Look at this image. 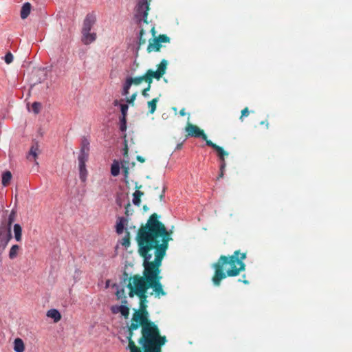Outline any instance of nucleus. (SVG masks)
I'll return each instance as SVG.
<instances>
[{
	"label": "nucleus",
	"mask_w": 352,
	"mask_h": 352,
	"mask_svg": "<svg viewBox=\"0 0 352 352\" xmlns=\"http://www.w3.org/2000/svg\"><path fill=\"white\" fill-rule=\"evenodd\" d=\"M157 213H153L145 225L139 228L136 241L138 252L143 258L142 276L135 274L129 278L126 287L129 289V296H137L140 300V308H147L149 288L153 289L150 295L156 298L165 296L166 293L161 283L160 267L166 255L168 242L172 240V231L167 230L164 224L159 221Z\"/></svg>",
	"instance_id": "nucleus-1"
},
{
	"label": "nucleus",
	"mask_w": 352,
	"mask_h": 352,
	"mask_svg": "<svg viewBox=\"0 0 352 352\" xmlns=\"http://www.w3.org/2000/svg\"><path fill=\"white\" fill-rule=\"evenodd\" d=\"M246 258V253H241L240 250H236L231 256L221 255L217 261L212 264L214 270L212 281L214 285L218 287L222 280L226 277L238 276L245 270V264L243 260Z\"/></svg>",
	"instance_id": "nucleus-2"
},
{
	"label": "nucleus",
	"mask_w": 352,
	"mask_h": 352,
	"mask_svg": "<svg viewBox=\"0 0 352 352\" xmlns=\"http://www.w3.org/2000/svg\"><path fill=\"white\" fill-rule=\"evenodd\" d=\"M141 326V337L138 339L139 344L151 342L153 340L162 338L160 329L154 322L148 320V313L146 309L139 308L135 310L131 318L129 330H138Z\"/></svg>",
	"instance_id": "nucleus-3"
},
{
	"label": "nucleus",
	"mask_w": 352,
	"mask_h": 352,
	"mask_svg": "<svg viewBox=\"0 0 352 352\" xmlns=\"http://www.w3.org/2000/svg\"><path fill=\"white\" fill-rule=\"evenodd\" d=\"M168 62L166 60L163 59L160 62V63L157 65V69L156 71H153L152 69H148L146 73L140 76H137L134 78H129L131 82L134 85H139L143 81L146 82L147 84H151L153 82V79L155 78L157 80H160L163 75L166 73V70L167 68Z\"/></svg>",
	"instance_id": "nucleus-4"
},
{
	"label": "nucleus",
	"mask_w": 352,
	"mask_h": 352,
	"mask_svg": "<svg viewBox=\"0 0 352 352\" xmlns=\"http://www.w3.org/2000/svg\"><path fill=\"white\" fill-rule=\"evenodd\" d=\"M185 130L188 136L201 138L204 141H206L207 146L212 147L216 151H219L221 154L222 153V147L208 140L204 131L200 129L197 126L188 122L186 126Z\"/></svg>",
	"instance_id": "nucleus-5"
},
{
	"label": "nucleus",
	"mask_w": 352,
	"mask_h": 352,
	"mask_svg": "<svg viewBox=\"0 0 352 352\" xmlns=\"http://www.w3.org/2000/svg\"><path fill=\"white\" fill-rule=\"evenodd\" d=\"M166 342V336H163L162 338L153 340L148 342H146L141 343L140 344L144 349V352H161V348ZM131 346L133 350L135 352H142L141 349L140 347L135 346L133 343H131Z\"/></svg>",
	"instance_id": "nucleus-6"
},
{
	"label": "nucleus",
	"mask_w": 352,
	"mask_h": 352,
	"mask_svg": "<svg viewBox=\"0 0 352 352\" xmlns=\"http://www.w3.org/2000/svg\"><path fill=\"white\" fill-rule=\"evenodd\" d=\"M150 31L152 32L153 38L148 40V45L146 48L148 53L159 52L162 47V43L170 42V39L166 34H160L158 36H155V27H151Z\"/></svg>",
	"instance_id": "nucleus-7"
},
{
	"label": "nucleus",
	"mask_w": 352,
	"mask_h": 352,
	"mask_svg": "<svg viewBox=\"0 0 352 352\" xmlns=\"http://www.w3.org/2000/svg\"><path fill=\"white\" fill-rule=\"evenodd\" d=\"M149 2L148 0H139L136 6L135 18L140 23L148 24V11L149 10Z\"/></svg>",
	"instance_id": "nucleus-8"
},
{
	"label": "nucleus",
	"mask_w": 352,
	"mask_h": 352,
	"mask_svg": "<svg viewBox=\"0 0 352 352\" xmlns=\"http://www.w3.org/2000/svg\"><path fill=\"white\" fill-rule=\"evenodd\" d=\"M126 135L124 134V153H123L124 159L122 162V168L123 170L124 175L125 178L128 177L129 170L130 168L134 167V166L135 164L134 162H130V161H129V155H128L129 148L127 146V140H126Z\"/></svg>",
	"instance_id": "nucleus-9"
},
{
	"label": "nucleus",
	"mask_w": 352,
	"mask_h": 352,
	"mask_svg": "<svg viewBox=\"0 0 352 352\" xmlns=\"http://www.w3.org/2000/svg\"><path fill=\"white\" fill-rule=\"evenodd\" d=\"M40 153L41 150L39 148L38 142H33L30 148V151L27 155V159L30 162H35L36 165H38V163L36 162V158Z\"/></svg>",
	"instance_id": "nucleus-10"
},
{
	"label": "nucleus",
	"mask_w": 352,
	"mask_h": 352,
	"mask_svg": "<svg viewBox=\"0 0 352 352\" xmlns=\"http://www.w3.org/2000/svg\"><path fill=\"white\" fill-rule=\"evenodd\" d=\"M96 21V16L92 14H88L84 19L81 32H90Z\"/></svg>",
	"instance_id": "nucleus-11"
},
{
	"label": "nucleus",
	"mask_w": 352,
	"mask_h": 352,
	"mask_svg": "<svg viewBox=\"0 0 352 352\" xmlns=\"http://www.w3.org/2000/svg\"><path fill=\"white\" fill-rule=\"evenodd\" d=\"M217 153L219 160L221 161L220 173L217 177V179H219L220 178H222L224 175V170H225V168L226 166L225 157L228 156L229 153H228V152L224 151V149L223 148H222V153L221 154L219 151H217Z\"/></svg>",
	"instance_id": "nucleus-12"
},
{
	"label": "nucleus",
	"mask_w": 352,
	"mask_h": 352,
	"mask_svg": "<svg viewBox=\"0 0 352 352\" xmlns=\"http://www.w3.org/2000/svg\"><path fill=\"white\" fill-rule=\"evenodd\" d=\"M12 239V234L10 228H8L7 232L1 231L0 232V243L3 249H5L8 245L9 241Z\"/></svg>",
	"instance_id": "nucleus-13"
},
{
	"label": "nucleus",
	"mask_w": 352,
	"mask_h": 352,
	"mask_svg": "<svg viewBox=\"0 0 352 352\" xmlns=\"http://www.w3.org/2000/svg\"><path fill=\"white\" fill-rule=\"evenodd\" d=\"M96 39V34L94 32L91 33L90 32H82V42L85 45H89Z\"/></svg>",
	"instance_id": "nucleus-14"
},
{
	"label": "nucleus",
	"mask_w": 352,
	"mask_h": 352,
	"mask_svg": "<svg viewBox=\"0 0 352 352\" xmlns=\"http://www.w3.org/2000/svg\"><path fill=\"white\" fill-rule=\"evenodd\" d=\"M127 305L128 304H122V305L116 307V310L115 308H113V312L116 313L117 311H119L124 318H128L129 316V308Z\"/></svg>",
	"instance_id": "nucleus-15"
},
{
	"label": "nucleus",
	"mask_w": 352,
	"mask_h": 352,
	"mask_svg": "<svg viewBox=\"0 0 352 352\" xmlns=\"http://www.w3.org/2000/svg\"><path fill=\"white\" fill-rule=\"evenodd\" d=\"M31 9H32L31 4L29 2L25 3L23 5L21 10V13H20L21 18L22 19H25L30 14Z\"/></svg>",
	"instance_id": "nucleus-16"
},
{
	"label": "nucleus",
	"mask_w": 352,
	"mask_h": 352,
	"mask_svg": "<svg viewBox=\"0 0 352 352\" xmlns=\"http://www.w3.org/2000/svg\"><path fill=\"white\" fill-rule=\"evenodd\" d=\"M128 219L124 217H120L116 223V232L119 234L124 231V226L127 225Z\"/></svg>",
	"instance_id": "nucleus-17"
},
{
	"label": "nucleus",
	"mask_w": 352,
	"mask_h": 352,
	"mask_svg": "<svg viewBox=\"0 0 352 352\" xmlns=\"http://www.w3.org/2000/svg\"><path fill=\"white\" fill-rule=\"evenodd\" d=\"M47 316L52 318L55 322H58L61 319V315L60 312L55 309H50L47 312Z\"/></svg>",
	"instance_id": "nucleus-18"
},
{
	"label": "nucleus",
	"mask_w": 352,
	"mask_h": 352,
	"mask_svg": "<svg viewBox=\"0 0 352 352\" xmlns=\"http://www.w3.org/2000/svg\"><path fill=\"white\" fill-rule=\"evenodd\" d=\"M14 350L15 352H24L25 345L22 339L18 338L14 340Z\"/></svg>",
	"instance_id": "nucleus-19"
},
{
	"label": "nucleus",
	"mask_w": 352,
	"mask_h": 352,
	"mask_svg": "<svg viewBox=\"0 0 352 352\" xmlns=\"http://www.w3.org/2000/svg\"><path fill=\"white\" fill-rule=\"evenodd\" d=\"M14 234L16 241L20 242L22 239V228L18 223L14 225Z\"/></svg>",
	"instance_id": "nucleus-20"
},
{
	"label": "nucleus",
	"mask_w": 352,
	"mask_h": 352,
	"mask_svg": "<svg viewBox=\"0 0 352 352\" xmlns=\"http://www.w3.org/2000/svg\"><path fill=\"white\" fill-rule=\"evenodd\" d=\"M12 173L10 171H6L2 175L1 183L3 186H7L10 184L12 179Z\"/></svg>",
	"instance_id": "nucleus-21"
},
{
	"label": "nucleus",
	"mask_w": 352,
	"mask_h": 352,
	"mask_svg": "<svg viewBox=\"0 0 352 352\" xmlns=\"http://www.w3.org/2000/svg\"><path fill=\"white\" fill-rule=\"evenodd\" d=\"M116 296L118 299H121L122 304H128V301L126 299V296L125 295V290L124 288H122L120 289H118Z\"/></svg>",
	"instance_id": "nucleus-22"
},
{
	"label": "nucleus",
	"mask_w": 352,
	"mask_h": 352,
	"mask_svg": "<svg viewBox=\"0 0 352 352\" xmlns=\"http://www.w3.org/2000/svg\"><path fill=\"white\" fill-rule=\"evenodd\" d=\"M89 153H80V155L78 157L79 166H81L84 168L85 166L86 162L88 160Z\"/></svg>",
	"instance_id": "nucleus-23"
},
{
	"label": "nucleus",
	"mask_w": 352,
	"mask_h": 352,
	"mask_svg": "<svg viewBox=\"0 0 352 352\" xmlns=\"http://www.w3.org/2000/svg\"><path fill=\"white\" fill-rule=\"evenodd\" d=\"M127 331H128V335L126 336V338L129 341L128 349L130 350V352H135V351L133 350L132 346H131V343H133L135 346H137L135 345L134 340H133V337L134 336V331H132L131 333L130 330H129V327Z\"/></svg>",
	"instance_id": "nucleus-24"
},
{
	"label": "nucleus",
	"mask_w": 352,
	"mask_h": 352,
	"mask_svg": "<svg viewBox=\"0 0 352 352\" xmlns=\"http://www.w3.org/2000/svg\"><path fill=\"white\" fill-rule=\"evenodd\" d=\"M159 101V98H155L152 99L151 101L148 102V107L149 109V113L153 114L157 108V103Z\"/></svg>",
	"instance_id": "nucleus-25"
},
{
	"label": "nucleus",
	"mask_w": 352,
	"mask_h": 352,
	"mask_svg": "<svg viewBox=\"0 0 352 352\" xmlns=\"http://www.w3.org/2000/svg\"><path fill=\"white\" fill-rule=\"evenodd\" d=\"M20 250V246L18 245H13L9 252V258L10 259H14L17 255L18 252Z\"/></svg>",
	"instance_id": "nucleus-26"
},
{
	"label": "nucleus",
	"mask_w": 352,
	"mask_h": 352,
	"mask_svg": "<svg viewBox=\"0 0 352 352\" xmlns=\"http://www.w3.org/2000/svg\"><path fill=\"white\" fill-rule=\"evenodd\" d=\"M144 195V193L140 190H136L133 194V203L134 205L139 206L140 204V197Z\"/></svg>",
	"instance_id": "nucleus-27"
},
{
	"label": "nucleus",
	"mask_w": 352,
	"mask_h": 352,
	"mask_svg": "<svg viewBox=\"0 0 352 352\" xmlns=\"http://www.w3.org/2000/svg\"><path fill=\"white\" fill-rule=\"evenodd\" d=\"M120 164L118 161H113L111 167V173L113 176H117L120 173Z\"/></svg>",
	"instance_id": "nucleus-28"
},
{
	"label": "nucleus",
	"mask_w": 352,
	"mask_h": 352,
	"mask_svg": "<svg viewBox=\"0 0 352 352\" xmlns=\"http://www.w3.org/2000/svg\"><path fill=\"white\" fill-rule=\"evenodd\" d=\"M89 142L87 139L83 138L81 141V153H89Z\"/></svg>",
	"instance_id": "nucleus-29"
},
{
	"label": "nucleus",
	"mask_w": 352,
	"mask_h": 352,
	"mask_svg": "<svg viewBox=\"0 0 352 352\" xmlns=\"http://www.w3.org/2000/svg\"><path fill=\"white\" fill-rule=\"evenodd\" d=\"M132 82L129 80V78L126 79V81L123 86V91H122V95L123 96H127L129 94V89L132 85Z\"/></svg>",
	"instance_id": "nucleus-30"
},
{
	"label": "nucleus",
	"mask_w": 352,
	"mask_h": 352,
	"mask_svg": "<svg viewBox=\"0 0 352 352\" xmlns=\"http://www.w3.org/2000/svg\"><path fill=\"white\" fill-rule=\"evenodd\" d=\"M145 32L144 29H141L139 34V41H138V49L142 46L146 44L147 39L144 37Z\"/></svg>",
	"instance_id": "nucleus-31"
},
{
	"label": "nucleus",
	"mask_w": 352,
	"mask_h": 352,
	"mask_svg": "<svg viewBox=\"0 0 352 352\" xmlns=\"http://www.w3.org/2000/svg\"><path fill=\"white\" fill-rule=\"evenodd\" d=\"M16 216V212L14 210H12L10 214H9L8 219V228H11V226L13 223V222L14 221Z\"/></svg>",
	"instance_id": "nucleus-32"
},
{
	"label": "nucleus",
	"mask_w": 352,
	"mask_h": 352,
	"mask_svg": "<svg viewBox=\"0 0 352 352\" xmlns=\"http://www.w3.org/2000/svg\"><path fill=\"white\" fill-rule=\"evenodd\" d=\"M122 245L124 247H129L130 245V233L126 231L125 236L122 239Z\"/></svg>",
	"instance_id": "nucleus-33"
},
{
	"label": "nucleus",
	"mask_w": 352,
	"mask_h": 352,
	"mask_svg": "<svg viewBox=\"0 0 352 352\" xmlns=\"http://www.w3.org/2000/svg\"><path fill=\"white\" fill-rule=\"evenodd\" d=\"M127 128L126 126V118H120V130L122 132L126 131Z\"/></svg>",
	"instance_id": "nucleus-34"
},
{
	"label": "nucleus",
	"mask_w": 352,
	"mask_h": 352,
	"mask_svg": "<svg viewBox=\"0 0 352 352\" xmlns=\"http://www.w3.org/2000/svg\"><path fill=\"white\" fill-rule=\"evenodd\" d=\"M41 104L38 102H34L32 104V109L34 113L38 114L40 112Z\"/></svg>",
	"instance_id": "nucleus-35"
},
{
	"label": "nucleus",
	"mask_w": 352,
	"mask_h": 352,
	"mask_svg": "<svg viewBox=\"0 0 352 352\" xmlns=\"http://www.w3.org/2000/svg\"><path fill=\"white\" fill-rule=\"evenodd\" d=\"M79 171H80V178L82 182H85L87 177V170H86V166H84V168L81 166H79Z\"/></svg>",
	"instance_id": "nucleus-36"
},
{
	"label": "nucleus",
	"mask_w": 352,
	"mask_h": 352,
	"mask_svg": "<svg viewBox=\"0 0 352 352\" xmlns=\"http://www.w3.org/2000/svg\"><path fill=\"white\" fill-rule=\"evenodd\" d=\"M128 109H129V107L126 104H122L120 105V110H121V113H122V116L120 118H126Z\"/></svg>",
	"instance_id": "nucleus-37"
},
{
	"label": "nucleus",
	"mask_w": 352,
	"mask_h": 352,
	"mask_svg": "<svg viewBox=\"0 0 352 352\" xmlns=\"http://www.w3.org/2000/svg\"><path fill=\"white\" fill-rule=\"evenodd\" d=\"M5 62L7 64H10L13 61V55L11 52H8L4 57Z\"/></svg>",
	"instance_id": "nucleus-38"
},
{
	"label": "nucleus",
	"mask_w": 352,
	"mask_h": 352,
	"mask_svg": "<svg viewBox=\"0 0 352 352\" xmlns=\"http://www.w3.org/2000/svg\"><path fill=\"white\" fill-rule=\"evenodd\" d=\"M137 97V93L133 94L130 97L126 98V102L131 104L132 106L134 105V101L135 100Z\"/></svg>",
	"instance_id": "nucleus-39"
},
{
	"label": "nucleus",
	"mask_w": 352,
	"mask_h": 352,
	"mask_svg": "<svg viewBox=\"0 0 352 352\" xmlns=\"http://www.w3.org/2000/svg\"><path fill=\"white\" fill-rule=\"evenodd\" d=\"M151 84H148L147 87L142 91V94L144 97H148V91L151 89Z\"/></svg>",
	"instance_id": "nucleus-40"
},
{
	"label": "nucleus",
	"mask_w": 352,
	"mask_h": 352,
	"mask_svg": "<svg viewBox=\"0 0 352 352\" xmlns=\"http://www.w3.org/2000/svg\"><path fill=\"white\" fill-rule=\"evenodd\" d=\"M249 113H250V112H249L248 108V107L244 108L241 111V117H240V120L242 121L243 120V118L248 116Z\"/></svg>",
	"instance_id": "nucleus-41"
},
{
	"label": "nucleus",
	"mask_w": 352,
	"mask_h": 352,
	"mask_svg": "<svg viewBox=\"0 0 352 352\" xmlns=\"http://www.w3.org/2000/svg\"><path fill=\"white\" fill-rule=\"evenodd\" d=\"M137 160L141 163H144L145 162V159L140 155H138L136 157Z\"/></svg>",
	"instance_id": "nucleus-42"
},
{
	"label": "nucleus",
	"mask_w": 352,
	"mask_h": 352,
	"mask_svg": "<svg viewBox=\"0 0 352 352\" xmlns=\"http://www.w3.org/2000/svg\"><path fill=\"white\" fill-rule=\"evenodd\" d=\"M179 115L181 116H184L186 115V111H185V109L183 108L180 111H179Z\"/></svg>",
	"instance_id": "nucleus-43"
},
{
	"label": "nucleus",
	"mask_w": 352,
	"mask_h": 352,
	"mask_svg": "<svg viewBox=\"0 0 352 352\" xmlns=\"http://www.w3.org/2000/svg\"><path fill=\"white\" fill-rule=\"evenodd\" d=\"M261 124H265V125H266V126H267V127H268L269 123L267 122V120H265V121H262V122H261Z\"/></svg>",
	"instance_id": "nucleus-44"
},
{
	"label": "nucleus",
	"mask_w": 352,
	"mask_h": 352,
	"mask_svg": "<svg viewBox=\"0 0 352 352\" xmlns=\"http://www.w3.org/2000/svg\"><path fill=\"white\" fill-rule=\"evenodd\" d=\"M163 192H164V190H163ZM164 197V192H162L160 195V200L162 201Z\"/></svg>",
	"instance_id": "nucleus-45"
},
{
	"label": "nucleus",
	"mask_w": 352,
	"mask_h": 352,
	"mask_svg": "<svg viewBox=\"0 0 352 352\" xmlns=\"http://www.w3.org/2000/svg\"><path fill=\"white\" fill-rule=\"evenodd\" d=\"M118 104H119L118 100H114V102H113V104H114L115 106H118Z\"/></svg>",
	"instance_id": "nucleus-46"
},
{
	"label": "nucleus",
	"mask_w": 352,
	"mask_h": 352,
	"mask_svg": "<svg viewBox=\"0 0 352 352\" xmlns=\"http://www.w3.org/2000/svg\"><path fill=\"white\" fill-rule=\"evenodd\" d=\"M131 205L129 203L126 206V214H128V210H127V208L129 207Z\"/></svg>",
	"instance_id": "nucleus-47"
},
{
	"label": "nucleus",
	"mask_w": 352,
	"mask_h": 352,
	"mask_svg": "<svg viewBox=\"0 0 352 352\" xmlns=\"http://www.w3.org/2000/svg\"><path fill=\"white\" fill-rule=\"evenodd\" d=\"M143 209H144L145 211H146L148 208V207H147L146 206H143Z\"/></svg>",
	"instance_id": "nucleus-48"
},
{
	"label": "nucleus",
	"mask_w": 352,
	"mask_h": 352,
	"mask_svg": "<svg viewBox=\"0 0 352 352\" xmlns=\"http://www.w3.org/2000/svg\"><path fill=\"white\" fill-rule=\"evenodd\" d=\"M243 283H244L245 284H248V280H243Z\"/></svg>",
	"instance_id": "nucleus-49"
}]
</instances>
